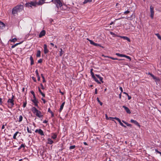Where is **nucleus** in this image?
Listing matches in <instances>:
<instances>
[{
	"label": "nucleus",
	"instance_id": "obj_1",
	"mask_svg": "<svg viewBox=\"0 0 161 161\" xmlns=\"http://www.w3.org/2000/svg\"><path fill=\"white\" fill-rule=\"evenodd\" d=\"M24 6L21 4L18 5L13 8L12 10V14L14 16L15 14H18V13L21 12L24 9Z\"/></svg>",
	"mask_w": 161,
	"mask_h": 161
},
{
	"label": "nucleus",
	"instance_id": "obj_2",
	"mask_svg": "<svg viewBox=\"0 0 161 161\" xmlns=\"http://www.w3.org/2000/svg\"><path fill=\"white\" fill-rule=\"evenodd\" d=\"M31 111L34 114H36V115L37 117L41 118L43 116L41 112L37 110L35 107H33L32 108Z\"/></svg>",
	"mask_w": 161,
	"mask_h": 161
},
{
	"label": "nucleus",
	"instance_id": "obj_3",
	"mask_svg": "<svg viewBox=\"0 0 161 161\" xmlns=\"http://www.w3.org/2000/svg\"><path fill=\"white\" fill-rule=\"evenodd\" d=\"M62 0H52L51 2H53L54 4L56 5V7L58 8L63 6V4L62 3Z\"/></svg>",
	"mask_w": 161,
	"mask_h": 161
},
{
	"label": "nucleus",
	"instance_id": "obj_4",
	"mask_svg": "<svg viewBox=\"0 0 161 161\" xmlns=\"http://www.w3.org/2000/svg\"><path fill=\"white\" fill-rule=\"evenodd\" d=\"M37 5V2L36 1H34L28 3H26L25 4V6L29 8H32V6L36 7Z\"/></svg>",
	"mask_w": 161,
	"mask_h": 161
},
{
	"label": "nucleus",
	"instance_id": "obj_5",
	"mask_svg": "<svg viewBox=\"0 0 161 161\" xmlns=\"http://www.w3.org/2000/svg\"><path fill=\"white\" fill-rule=\"evenodd\" d=\"M14 97V96L12 95L11 98L8 99L7 101V103H8V104L10 105V107L8 106V107L10 108H12L14 105V100L13 99Z\"/></svg>",
	"mask_w": 161,
	"mask_h": 161
},
{
	"label": "nucleus",
	"instance_id": "obj_6",
	"mask_svg": "<svg viewBox=\"0 0 161 161\" xmlns=\"http://www.w3.org/2000/svg\"><path fill=\"white\" fill-rule=\"evenodd\" d=\"M150 11L151 13V17L152 19H153L154 14V8L152 5L150 7Z\"/></svg>",
	"mask_w": 161,
	"mask_h": 161
},
{
	"label": "nucleus",
	"instance_id": "obj_7",
	"mask_svg": "<svg viewBox=\"0 0 161 161\" xmlns=\"http://www.w3.org/2000/svg\"><path fill=\"white\" fill-rule=\"evenodd\" d=\"M35 132L36 133L38 132L41 136H44L43 132L41 129H36V130Z\"/></svg>",
	"mask_w": 161,
	"mask_h": 161
},
{
	"label": "nucleus",
	"instance_id": "obj_8",
	"mask_svg": "<svg viewBox=\"0 0 161 161\" xmlns=\"http://www.w3.org/2000/svg\"><path fill=\"white\" fill-rule=\"evenodd\" d=\"M44 52L45 54H47L49 52L48 50L47 49V45L46 44L44 45Z\"/></svg>",
	"mask_w": 161,
	"mask_h": 161
},
{
	"label": "nucleus",
	"instance_id": "obj_9",
	"mask_svg": "<svg viewBox=\"0 0 161 161\" xmlns=\"http://www.w3.org/2000/svg\"><path fill=\"white\" fill-rule=\"evenodd\" d=\"M46 34V32L44 30H42V31L39 35V37L41 38L42 36H45Z\"/></svg>",
	"mask_w": 161,
	"mask_h": 161
},
{
	"label": "nucleus",
	"instance_id": "obj_10",
	"mask_svg": "<svg viewBox=\"0 0 161 161\" xmlns=\"http://www.w3.org/2000/svg\"><path fill=\"white\" fill-rule=\"evenodd\" d=\"M130 122L134 124L135 125L139 127L140 126V125L139 123L136 120H135L133 119H131L130 120Z\"/></svg>",
	"mask_w": 161,
	"mask_h": 161
},
{
	"label": "nucleus",
	"instance_id": "obj_11",
	"mask_svg": "<svg viewBox=\"0 0 161 161\" xmlns=\"http://www.w3.org/2000/svg\"><path fill=\"white\" fill-rule=\"evenodd\" d=\"M123 108L125 109V111L127 113H128L129 114H130L131 112H130V109H129V108L128 107H127L125 106H123Z\"/></svg>",
	"mask_w": 161,
	"mask_h": 161
},
{
	"label": "nucleus",
	"instance_id": "obj_12",
	"mask_svg": "<svg viewBox=\"0 0 161 161\" xmlns=\"http://www.w3.org/2000/svg\"><path fill=\"white\" fill-rule=\"evenodd\" d=\"M65 102H64L63 103H62L60 106V109L59 110V111L60 113L61 112L62 110L63 109V108L65 104Z\"/></svg>",
	"mask_w": 161,
	"mask_h": 161
},
{
	"label": "nucleus",
	"instance_id": "obj_13",
	"mask_svg": "<svg viewBox=\"0 0 161 161\" xmlns=\"http://www.w3.org/2000/svg\"><path fill=\"white\" fill-rule=\"evenodd\" d=\"M5 24L0 21V29H3L5 27Z\"/></svg>",
	"mask_w": 161,
	"mask_h": 161
},
{
	"label": "nucleus",
	"instance_id": "obj_14",
	"mask_svg": "<svg viewBox=\"0 0 161 161\" xmlns=\"http://www.w3.org/2000/svg\"><path fill=\"white\" fill-rule=\"evenodd\" d=\"M45 3V2L43 1L42 0H40L38 2H37V4L38 5H42Z\"/></svg>",
	"mask_w": 161,
	"mask_h": 161
},
{
	"label": "nucleus",
	"instance_id": "obj_15",
	"mask_svg": "<svg viewBox=\"0 0 161 161\" xmlns=\"http://www.w3.org/2000/svg\"><path fill=\"white\" fill-rule=\"evenodd\" d=\"M53 143V141L51 139L49 138L47 139V143L49 144H52Z\"/></svg>",
	"mask_w": 161,
	"mask_h": 161
},
{
	"label": "nucleus",
	"instance_id": "obj_16",
	"mask_svg": "<svg viewBox=\"0 0 161 161\" xmlns=\"http://www.w3.org/2000/svg\"><path fill=\"white\" fill-rule=\"evenodd\" d=\"M30 60L31 61V65H33L34 64V60H33V58L32 57V56H31L30 57Z\"/></svg>",
	"mask_w": 161,
	"mask_h": 161
},
{
	"label": "nucleus",
	"instance_id": "obj_17",
	"mask_svg": "<svg viewBox=\"0 0 161 161\" xmlns=\"http://www.w3.org/2000/svg\"><path fill=\"white\" fill-rule=\"evenodd\" d=\"M96 76L101 81L102 83H103V78L101 77L99 75L96 74Z\"/></svg>",
	"mask_w": 161,
	"mask_h": 161
},
{
	"label": "nucleus",
	"instance_id": "obj_18",
	"mask_svg": "<svg viewBox=\"0 0 161 161\" xmlns=\"http://www.w3.org/2000/svg\"><path fill=\"white\" fill-rule=\"evenodd\" d=\"M41 52L40 50H38L37 51L36 56L37 57H40L41 56Z\"/></svg>",
	"mask_w": 161,
	"mask_h": 161
},
{
	"label": "nucleus",
	"instance_id": "obj_19",
	"mask_svg": "<svg viewBox=\"0 0 161 161\" xmlns=\"http://www.w3.org/2000/svg\"><path fill=\"white\" fill-rule=\"evenodd\" d=\"M38 91H39V92L41 93V94L42 95V96L43 97H45V94L43 93L42 92V91L40 89V88H38Z\"/></svg>",
	"mask_w": 161,
	"mask_h": 161
},
{
	"label": "nucleus",
	"instance_id": "obj_20",
	"mask_svg": "<svg viewBox=\"0 0 161 161\" xmlns=\"http://www.w3.org/2000/svg\"><path fill=\"white\" fill-rule=\"evenodd\" d=\"M92 0H84V2H83L84 4H86L88 3H90L92 2Z\"/></svg>",
	"mask_w": 161,
	"mask_h": 161
},
{
	"label": "nucleus",
	"instance_id": "obj_21",
	"mask_svg": "<svg viewBox=\"0 0 161 161\" xmlns=\"http://www.w3.org/2000/svg\"><path fill=\"white\" fill-rule=\"evenodd\" d=\"M57 137V135L55 133H54L51 136L52 138L53 139H55Z\"/></svg>",
	"mask_w": 161,
	"mask_h": 161
},
{
	"label": "nucleus",
	"instance_id": "obj_22",
	"mask_svg": "<svg viewBox=\"0 0 161 161\" xmlns=\"http://www.w3.org/2000/svg\"><path fill=\"white\" fill-rule=\"evenodd\" d=\"M19 133V132L18 131H17L14 134V136H13V138L14 139H16V136Z\"/></svg>",
	"mask_w": 161,
	"mask_h": 161
},
{
	"label": "nucleus",
	"instance_id": "obj_23",
	"mask_svg": "<svg viewBox=\"0 0 161 161\" xmlns=\"http://www.w3.org/2000/svg\"><path fill=\"white\" fill-rule=\"evenodd\" d=\"M124 39L127 40L128 42H130V39L126 36H122V37Z\"/></svg>",
	"mask_w": 161,
	"mask_h": 161
},
{
	"label": "nucleus",
	"instance_id": "obj_24",
	"mask_svg": "<svg viewBox=\"0 0 161 161\" xmlns=\"http://www.w3.org/2000/svg\"><path fill=\"white\" fill-rule=\"evenodd\" d=\"M23 119V117L22 115H20L19 117V122H20L22 121Z\"/></svg>",
	"mask_w": 161,
	"mask_h": 161
},
{
	"label": "nucleus",
	"instance_id": "obj_25",
	"mask_svg": "<svg viewBox=\"0 0 161 161\" xmlns=\"http://www.w3.org/2000/svg\"><path fill=\"white\" fill-rule=\"evenodd\" d=\"M94 80L97 82L98 83L100 84V82L97 79L95 76V77L93 78Z\"/></svg>",
	"mask_w": 161,
	"mask_h": 161
},
{
	"label": "nucleus",
	"instance_id": "obj_26",
	"mask_svg": "<svg viewBox=\"0 0 161 161\" xmlns=\"http://www.w3.org/2000/svg\"><path fill=\"white\" fill-rule=\"evenodd\" d=\"M155 35L157 36L159 39L161 40V36L158 33L156 34Z\"/></svg>",
	"mask_w": 161,
	"mask_h": 161
},
{
	"label": "nucleus",
	"instance_id": "obj_27",
	"mask_svg": "<svg viewBox=\"0 0 161 161\" xmlns=\"http://www.w3.org/2000/svg\"><path fill=\"white\" fill-rule=\"evenodd\" d=\"M116 54L118 56L120 57H124V54H121L119 53H116Z\"/></svg>",
	"mask_w": 161,
	"mask_h": 161
},
{
	"label": "nucleus",
	"instance_id": "obj_28",
	"mask_svg": "<svg viewBox=\"0 0 161 161\" xmlns=\"http://www.w3.org/2000/svg\"><path fill=\"white\" fill-rule=\"evenodd\" d=\"M32 101L34 103H38V100L36 99H32Z\"/></svg>",
	"mask_w": 161,
	"mask_h": 161
},
{
	"label": "nucleus",
	"instance_id": "obj_29",
	"mask_svg": "<svg viewBox=\"0 0 161 161\" xmlns=\"http://www.w3.org/2000/svg\"><path fill=\"white\" fill-rule=\"evenodd\" d=\"M97 101L98 102L100 103V105H102L103 104V103L102 102L100 101L98 97H97Z\"/></svg>",
	"mask_w": 161,
	"mask_h": 161
},
{
	"label": "nucleus",
	"instance_id": "obj_30",
	"mask_svg": "<svg viewBox=\"0 0 161 161\" xmlns=\"http://www.w3.org/2000/svg\"><path fill=\"white\" fill-rule=\"evenodd\" d=\"M113 119H115L116 120H117L118 121H119V119H120L118 118H116V117L113 118V117H111V121H114H114Z\"/></svg>",
	"mask_w": 161,
	"mask_h": 161
},
{
	"label": "nucleus",
	"instance_id": "obj_31",
	"mask_svg": "<svg viewBox=\"0 0 161 161\" xmlns=\"http://www.w3.org/2000/svg\"><path fill=\"white\" fill-rule=\"evenodd\" d=\"M60 53V56H61L63 53V51L62 48L60 49V51H59Z\"/></svg>",
	"mask_w": 161,
	"mask_h": 161
},
{
	"label": "nucleus",
	"instance_id": "obj_32",
	"mask_svg": "<svg viewBox=\"0 0 161 161\" xmlns=\"http://www.w3.org/2000/svg\"><path fill=\"white\" fill-rule=\"evenodd\" d=\"M27 132L29 133H32V131H31V130H30L29 128L28 127H27Z\"/></svg>",
	"mask_w": 161,
	"mask_h": 161
},
{
	"label": "nucleus",
	"instance_id": "obj_33",
	"mask_svg": "<svg viewBox=\"0 0 161 161\" xmlns=\"http://www.w3.org/2000/svg\"><path fill=\"white\" fill-rule=\"evenodd\" d=\"M7 125V123H3V125L2 126V129H4L5 128V125Z\"/></svg>",
	"mask_w": 161,
	"mask_h": 161
},
{
	"label": "nucleus",
	"instance_id": "obj_34",
	"mask_svg": "<svg viewBox=\"0 0 161 161\" xmlns=\"http://www.w3.org/2000/svg\"><path fill=\"white\" fill-rule=\"evenodd\" d=\"M75 147V145H73V146H70L69 148L70 150H71L72 149H74Z\"/></svg>",
	"mask_w": 161,
	"mask_h": 161
},
{
	"label": "nucleus",
	"instance_id": "obj_35",
	"mask_svg": "<svg viewBox=\"0 0 161 161\" xmlns=\"http://www.w3.org/2000/svg\"><path fill=\"white\" fill-rule=\"evenodd\" d=\"M124 57L126 58L127 59H129L130 60H131V58L129 56H127L125 55H124Z\"/></svg>",
	"mask_w": 161,
	"mask_h": 161
},
{
	"label": "nucleus",
	"instance_id": "obj_36",
	"mask_svg": "<svg viewBox=\"0 0 161 161\" xmlns=\"http://www.w3.org/2000/svg\"><path fill=\"white\" fill-rule=\"evenodd\" d=\"M17 41V39L16 38H14V39H13L11 40H10V41L11 42H15Z\"/></svg>",
	"mask_w": 161,
	"mask_h": 161
},
{
	"label": "nucleus",
	"instance_id": "obj_37",
	"mask_svg": "<svg viewBox=\"0 0 161 161\" xmlns=\"http://www.w3.org/2000/svg\"><path fill=\"white\" fill-rule=\"evenodd\" d=\"M152 77L153 78V79H154V80H158V78L157 77H155L154 75H153L152 76Z\"/></svg>",
	"mask_w": 161,
	"mask_h": 161
},
{
	"label": "nucleus",
	"instance_id": "obj_38",
	"mask_svg": "<svg viewBox=\"0 0 161 161\" xmlns=\"http://www.w3.org/2000/svg\"><path fill=\"white\" fill-rule=\"evenodd\" d=\"M111 59H113V60H119V61L123 60V59H118L117 58H114L112 57H111Z\"/></svg>",
	"mask_w": 161,
	"mask_h": 161
},
{
	"label": "nucleus",
	"instance_id": "obj_39",
	"mask_svg": "<svg viewBox=\"0 0 161 161\" xmlns=\"http://www.w3.org/2000/svg\"><path fill=\"white\" fill-rule=\"evenodd\" d=\"M94 45L95 46H99L100 47H102L101 45H100V44L95 43H94Z\"/></svg>",
	"mask_w": 161,
	"mask_h": 161
},
{
	"label": "nucleus",
	"instance_id": "obj_40",
	"mask_svg": "<svg viewBox=\"0 0 161 161\" xmlns=\"http://www.w3.org/2000/svg\"><path fill=\"white\" fill-rule=\"evenodd\" d=\"M89 42L91 44L94 45L95 42L91 40H89Z\"/></svg>",
	"mask_w": 161,
	"mask_h": 161
},
{
	"label": "nucleus",
	"instance_id": "obj_41",
	"mask_svg": "<svg viewBox=\"0 0 161 161\" xmlns=\"http://www.w3.org/2000/svg\"><path fill=\"white\" fill-rule=\"evenodd\" d=\"M90 72H91V75H92V78H93V77H95V76H94V74L93 72L92 71H90Z\"/></svg>",
	"mask_w": 161,
	"mask_h": 161
},
{
	"label": "nucleus",
	"instance_id": "obj_42",
	"mask_svg": "<svg viewBox=\"0 0 161 161\" xmlns=\"http://www.w3.org/2000/svg\"><path fill=\"white\" fill-rule=\"evenodd\" d=\"M42 62V59L41 58L39 59L38 61V63H41Z\"/></svg>",
	"mask_w": 161,
	"mask_h": 161
},
{
	"label": "nucleus",
	"instance_id": "obj_43",
	"mask_svg": "<svg viewBox=\"0 0 161 161\" xmlns=\"http://www.w3.org/2000/svg\"><path fill=\"white\" fill-rule=\"evenodd\" d=\"M22 161H29V160L27 158H25L24 159H23Z\"/></svg>",
	"mask_w": 161,
	"mask_h": 161
},
{
	"label": "nucleus",
	"instance_id": "obj_44",
	"mask_svg": "<svg viewBox=\"0 0 161 161\" xmlns=\"http://www.w3.org/2000/svg\"><path fill=\"white\" fill-rule=\"evenodd\" d=\"M119 122V123L120 125L122 126V125H123V124L121 122V120L120 119H119V121H118Z\"/></svg>",
	"mask_w": 161,
	"mask_h": 161
},
{
	"label": "nucleus",
	"instance_id": "obj_45",
	"mask_svg": "<svg viewBox=\"0 0 161 161\" xmlns=\"http://www.w3.org/2000/svg\"><path fill=\"white\" fill-rule=\"evenodd\" d=\"M130 11L129 10H127L126 11H125L124 12V14H128L130 13Z\"/></svg>",
	"mask_w": 161,
	"mask_h": 161
},
{
	"label": "nucleus",
	"instance_id": "obj_46",
	"mask_svg": "<svg viewBox=\"0 0 161 161\" xmlns=\"http://www.w3.org/2000/svg\"><path fill=\"white\" fill-rule=\"evenodd\" d=\"M111 35H113V36L114 37L117 36L115 34H114L112 32H111Z\"/></svg>",
	"mask_w": 161,
	"mask_h": 161
},
{
	"label": "nucleus",
	"instance_id": "obj_47",
	"mask_svg": "<svg viewBox=\"0 0 161 161\" xmlns=\"http://www.w3.org/2000/svg\"><path fill=\"white\" fill-rule=\"evenodd\" d=\"M41 99L43 101V102L44 103H46V101L45 100V99H44L43 98H41Z\"/></svg>",
	"mask_w": 161,
	"mask_h": 161
},
{
	"label": "nucleus",
	"instance_id": "obj_48",
	"mask_svg": "<svg viewBox=\"0 0 161 161\" xmlns=\"http://www.w3.org/2000/svg\"><path fill=\"white\" fill-rule=\"evenodd\" d=\"M105 116H106V119H111V117H109V118H108L107 116V114H105Z\"/></svg>",
	"mask_w": 161,
	"mask_h": 161
},
{
	"label": "nucleus",
	"instance_id": "obj_49",
	"mask_svg": "<svg viewBox=\"0 0 161 161\" xmlns=\"http://www.w3.org/2000/svg\"><path fill=\"white\" fill-rule=\"evenodd\" d=\"M32 79L34 80V82H36V78H35V77H32Z\"/></svg>",
	"mask_w": 161,
	"mask_h": 161
},
{
	"label": "nucleus",
	"instance_id": "obj_50",
	"mask_svg": "<svg viewBox=\"0 0 161 161\" xmlns=\"http://www.w3.org/2000/svg\"><path fill=\"white\" fill-rule=\"evenodd\" d=\"M26 102H24V103H23V107L25 108V107L26 106Z\"/></svg>",
	"mask_w": 161,
	"mask_h": 161
},
{
	"label": "nucleus",
	"instance_id": "obj_51",
	"mask_svg": "<svg viewBox=\"0 0 161 161\" xmlns=\"http://www.w3.org/2000/svg\"><path fill=\"white\" fill-rule=\"evenodd\" d=\"M125 125H127V126H130V127H131V125L130 124H128V123L127 122V124H126Z\"/></svg>",
	"mask_w": 161,
	"mask_h": 161
},
{
	"label": "nucleus",
	"instance_id": "obj_52",
	"mask_svg": "<svg viewBox=\"0 0 161 161\" xmlns=\"http://www.w3.org/2000/svg\"><path fill=\"white\" fill-rule=\"evenodd\" d=\"M35 72H36V75L37 76L39 75V73H38V70L37 69L36 71Z\"/></svg>",
	"mask_w": 161,
	"mask_h": 161
},
{
	"label": "nucleus",
	"instance_id": "obj_53",
	"mask_svg": "<svg viewBox=\"0 0 161 161\" xmlns=\"http://www.w3.org/2000/svg\"><path fill=\"white\" fill-rule=\"evenodd\" d=\"M127 97H128V100H130V99H131V96H129V95H128V94H127Z\"/></svg>",
	"mask_w": 161,
	"mask_h": 161
},
{
	"label": "nucleus",
	"instance_id": "obj_54",
	"mask_svg": "<svg viewBox=\"0 0 161 161\" xmlns=\"http://www.w3.org/2000/svg\"><path fill=\"white\" fill-rule=\"evenodd\" d=\"M40 85L41 86V88L42 89H44V87L43 85L42 84H40Z\"/></svg>",
	"mask_w": 161,
	"mask_h": 161
},
{
	"label": "nucleus",
	"instance_id": "obj_55",
	"mask_svg": "<svg viewBox=\"0 0 161 161\" xmlns=\"http://www.w3.org/2000/svg\"><path fill=\"white\" fill-rule=\"evenodd\" d=\"M20 147H25V145L24 144H22L21 146H20Z\"/></svg>",
	"mask_w": 161,
	"mask_h": 161
},
{
	"label": "nucleus",
	"instance_id": "obj_56",
	"mask_svg": "<svg viewBox=\"0 0 161 161\" xmlns=\"http://www.w3.org/2000/svg\"><path fill=\"white\" fill-rule=\"evenodd\" d=\"M48 112H49L50 113H51L52 112V111L51 110L50 108H49L48 109Z\"/></svg>",
	"mask_w": 161,
	"mask_h": 161
},
{
	"label": "nucleus",
	"instance_id": "obj_57",
	"mask_svg": "<svg viewBox=\"0 0 161 161\" xmlns=\"http://www.w3.org/2000/svg\"><path fill=\"white\" fill-rule=\"evenodd\" d=\"M37 80L38 81H39L40 80V77L39 76V75L37 76Z\"/></svg>",
	"mask_w": 161,
	"mask_h": 161
},
{
	"label": "nucleus",
	"instance_id": "obj_58",
	"mask_svg": "<svg viewBox=\"0 0 161 161\" xmlns=\"http://www.w3.org/2000/svg\"><path fill=\"white\" fill-rule=\"evenodd\" d=\"M97 88H96L95 89V94H97Z\"/></svg>",
	"mask_w": 161,
	"mask_h": 161
},
{
	"label": "nucleus",
	"instance_id": "obj_59",
	"mask_svg": "<svg viewBox=\"0 0 161 161\" xmlns=\"http://www.w3.org/2000/svg\"><path fill=\"white\" fill-rule=\"evenodd\" d=\"M38 103H34V105H35L36 106V107H38Z\"/></svg>",
	"mask_w": 161,
	"mask_h": 161
},
{
	"label": "nucleus",
	"instance_id": "obj_60",
	"mask_svg": "<svg viewBox=\"0 0 161 161\" xmlns=\"http://www.w3.org/2000/svg\"><path fill=\"white\" fill-rule=\"evenodd\" d=\"M21 43V42H19V43H17L16 44H14L15 46L16 47V46H17V45L20 44Z\"/></svg>",
	"mask_w": 161,
	"mask_h": 161
},
{
	"label": "nucleus",
	"instance_id": "obj_61",
	"mask_svg": "<svg viewBox=\"0 0 161 161\" xmlns=\"http://www.w3.org/2000/svg\"><path fill=\"white\" fill-rule=\"evenodd\" d=\"M48 122V121L47 120H45L43 121V123H47Z\"/></svg>",
	"mask_w": 161,
	"mask_h": 161
},
{
	"label": "nucleus",
	"instance_id": "obj_62",
	"mask_svg": "<svg viewBox=\"0 0 161 161\" xmlns=\"http://www.w3.org/2000/svg\"><path fill=\"white\" fill-rule=\"evenodd\" d=\"M51 114V117H53L54 116V114L53 113V112H52Z\"/></svg>",
	"mask_w": 161,
	"mask_h": 161
},
{
	"label": "nucleus",
	"instance_id": "obj_63",
	"mask_svg": "<svg viewBox=\"0 0 161 161\" xmlns=\"http://www.w3.org/2000/svg\"><path fill=\"white\" fill-rule=\"evenodd\" d=\"M119 89L121 91V92H123V89L121 87H119Z\"/></svg>",
	"mask_w": 161,
	"mask_h": 161
},
{
	"label": "nucleus",
	"instance_id": "obj_64",
	"mask_svg": "<svg viewBox=\"0 0 161 161\" xmlns=\"http://www.w3.org/2000/svg\"><path fill=\"white\" fill-rule=\"evenodd\" d=\"M31 93L33 95H35V93L34 91H31Z\"/></svg>",
	"mask_w": 161,
	"mask_h": 161
}]
</instances>
